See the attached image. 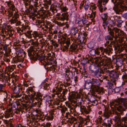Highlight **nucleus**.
Instances as JSON below:
<instances>
[{"instance_id": "f257e3e1", "label": "nucleus", "mask_w": 127, "mask_h": 127, "mask_svg": "<svg viewBox=\"0 0 127 127\" xmlns=\"http://www.w3.org/2000/svg\"><path fill=\"white\" fill-rule=\"evenodd\" d=\"M10 82L8 83V86L13 91V96L15 98H17L22 96V94H20V92L22 91L23 89V86L26 87H28L29 88L27 90L28 95H29L30 94L29 93V90L32 91V87L31 86L32 83L30 81H27L25 80L23 83L22 85L20 84L16 85V82H14L13 80H12Z\"/></svg>"}, {"instance_id": "f03ea898", "label": "nucleus", "mask_w": 127, "mask_h": 127, "mask_svg": "<svg viewBox=\"0 0 127 127\" xmlns=\"http://www.w3.org/2000/svg\"><path fill=\"white\" fill-rule=\"evenodd\" d=\"M29 95H26L25 94L23 95V96L22 97V99L20 98V99H17L18 100H21V101H23L24 100L27 103V104H21L22 105H19V108L18 109H17L14 112L16 113H19V112L21 111L22 113L23 112L24 113L27 112V111H30V112H29V113L30 114V115H29V116L27 118V119L30 116L32 115V113L31 112V111L30 110L31 108L32 107V90H29Z\"/></svg>"}, {"instance_id": "7ed1b4c3", "label": "nucleus", "mask_w": 127, "mask_h": 127, "mask_svg": "<svg viewBox=\"0 0 127 127\" xmlns=\"http://www.w3.org/2000/svg\"><path fill=\"white\" fill-rule=\"evenodd\" d=\"M109 33L110 35H108L105 37V40L112 41L113 40V38L117 40V39H118L119 38L124 37L125 35V33L123 31L116 28H114L113 30L112 29L109 30Z\"/></svg>"}, {"instance_id": "20e7f679", "label": "nucleus", "mask_w": 127, "mask_h": 127, "mask_svg": "<svg viewBox=\"0 0 127 127\" xmlns=\"http://www.w3.org/2000/svg\"><path fill=\"white\" fill-rule=\"evenodd\" d=\"M104 49L103 47H100L99 50L100 51V52H102L103 55L104 56H102L100 57H97L95 58V62L97 66L100 67L101 66L104 65V66H108V64H109L111 63V60L109 58L105 56L104 55V53H106L105 52H103Z\"/></svg>"}, {"instance_id": "39448f33", "label": "nucleus", "mask_w": 127, "mask_h": 127, "mask_svg": "<svg viewBox=\"0 0 127 127\" xmlns=\"http://www.w3.org/2000/svg\"><path fill=\"white\" fill-rule=\"evenodd\" d=\"M113 0H112L114 3L115 2L117 3L114 4L113 8V10L116 14H122V12L124 10H127V7L124 5L123 3L124 1L123 0H116L115 2L113 1Z\"/></svg>"}, {"instance_id": "423d86ee", "label": "nucleus", "mask_w": 127, "mask_h": 127, "mask_svg": "<svg viewBox=\"0 0 127 127\" xmlns=\"http://www.w3.org/2000/svg\"><path fill=\"white\" fill-rule=\"evenodd\" d=\"M110 106L112 109H116V108L117 111H114L113 112L117 116L115 117V120L116 121L120 122L121 121L120 115L123 114V111H125L126 109L121 106V105H116L115 102H111Z\"/></svg>"}, {"instance_id": "0eeeda50", "label": "nucleus", "mask_w": 127, "mask_h": 127, "mask_svg": "<svg viewBox=\"0 0 127 127\" xmlns=\"http://www.w3.org/2000/svg\"><path fill=\"white\" fill-rule=\"evenodd\" d=\"M3 78L5 81H7V85L8 86V83L11 82V81H12V80H13L14 82L17 81L19 77L16 75H10L5 73Z\"/></svg>"}, {"instance_id": "6e6552de", "label": "nucleus", "mask_w": 127, "mask_h": 127, "mask_svg": "<svg viewBox=\"0 0 127 127\" xmlns=\"http://www.w3.org/2000/svg\"><path fill=\"white\" fill-rule=\"evenodd\" d=\"M108 71L107 73L109 74V76L111 77L110 79L113 82H115L118 79L119 74H122L118 71V69L115 71H110L109 70Z\"/></svg>"}, {"instance_id": "1a4fd4ad", "label": "nucleus", "mask_w": 127, "mask_h": 127, "mask_svg": "<svg viewBox=\"0 0 127 127\" xmlns=\"http://www.w3.org/2000/svg\"><path fill=\"white\" fill-rule=\"evenodd\" d=\"M124 94L126 96L127 98V91L124 92ZM112 102H115L116 105H121V106L124 107L125 109H127V98H121L118 102L113 101Z\"/></svg>"}, {"instance_id": "9d476101", "label": "nucleus", "mask_w": 127, "mask_h": 127, "mask_svg": "<svg viewBox=\"0 0 127 127\" xmlns=\"http://www.w3.org/2000/svg\"><path fill=\"white\" fill-rule=\"evenodd\" d=\"M37 49L32 46V60L36 61L38 59L39 61L43 60L45 57L44 56H41L37 54Z\"/></svg>"}, {"instance_id": "9b49d317", "label": "nucleus", "mask_w": 127, "mask_h": 127, "mask_svg": "<svg viewBox=\"0 0 127 127\" xmlns=\"http://www.w3.org/2000/svg\"><path fill=\"white\" fill-rule=\"evenodd\" d=\"M109 70H107L106 68H104L103 69H98L95 71L93 74L94 75L95 77L98 78L101 77L102 75L107 72H108Z\"/></svg>"}, {"instance_id": "f8f14e48", "label": "nucleus", "mask_w": 127, "mask_h": 127, "mask_svg": "<svg viewBox=\"0 0 127 127\" xmlns=\"http://www.w3.org/2000/svg\"><path fill=\"white\" fill-rule=\"evenodd\" d=\"M29 24V22L27 21L23 20L22 21H19L17 22L15 25L16 26H18L19 25L22 26L21 28L23 29L24 30L27 29L30 30V27L29 26L30 24Z\"/></svg>"}, {"instance_id": "ddd939ff", "label": "nucleus", "mask_w": 127, "mask_h": 127, "mask_svg": "<svg viewBox=\"0 0 127 127\" xmlns=\"http://www.w3.org/2000/svg\"><path fill=\"white\" fill-rule=\"evenodd\" d=\"M33 88L32 87V107L37 104V102H35L34 103H33V99L34 100L35 99L37 101V99L38 98H39V99L41 100V98L40 97H42V95L40 93L37 92L36 94V92L33 91Z\"/></svg>"}, {"instance_id": "4468645a", "label": "nucleus", "mask_w": 127, "mask_h": 127, "mask_svg": "<svg viewBox=\"0 0 127 127\" xmlns=\"http://www.w3.org/2000/svg\"><path fill=\"white\" fill-rule=\"evenodd\" d=\"M5 3H7V5L9 7L8 9L13 11H15V12L14 13L18 14V9L15 7L12 1H6L5 2Z\"/></svg>"}, {"instance_id": "2eb2a0df", "label": "nucleus", "mask_w": 127, "mask_h": 127, "mask_svg": "<svg viewBox=\"0 0 127 127\" xmlns=\"http://www.w3.org/2000/svg\"><path fill=\"white\" fill-rule=\"evenodd\" d=\"M90 80L94 90H96L101 85L100 82L98 79L93 78H90Z\"/></svg>"}, {"instance_id": "dca6fc26", "label": "nucleus", "mask_w": 127, "mask_h": 127, "mask_svg": "<svg viewBox=\"0 0 127 127\" xmlns=\"http://www.w3.org/2000/svg\"><path fill=\"white\" fill-rule=\"evenodd\" d=\"M57 18L58 19L62 21H64L65 20L67 21L69 20V15L67 12L63 13L62 14H59Z\"/></svg>"}, {"instance_id": "f3484780", "label": "nucleus", "mask_w": 127, "mask_h": 127, "mask_svg": "<svg viewBox=\"0 0 127 127\" xmlns=\"http://www.w3.org/2000/svg\"><path fill=\"white\" fill-rule=\"evenodd\" d=\"M16 66L15 65H12L6 67L5 69V73L10 75H14V72H12L14 71Z\"/></svg>"}, {"instance_id": "a211bd4d", "label": "nucleus", "mask_w": 127, "mask_h": 127, "mask_svg": "<svg viewBox=\"0 0 127 127\" xmlns=\"http://www.w3.org/2000/svg\"><path fill=\"white\" fill-rule=\"evenodd\" d=\"M68 90L67 89L62 90L61 89L58 88L57 89L56 91H55V94H56L59 96H62L64 97L65 95L67 94Z\"/></svg>"}, {"instance_id": "6ab92c4d", "label": "nucleus", "mask_w": 127, "mask_h": 127, "mask_svg": "<svg viewBox=\"0 0 127 127\" xmlns=\"http://www.w3.org/2000/svg\"><path fill=\"white\" fill-rule=\"evenodd\" d=\"M14 32V31L11 30L8 31H5L4 33H1V35L3 38L5 37L6 39L9 38L13 36Z\"/></svg>"}, {"instance_id": "aec40b11", "label": "nucleus", "mask_w": 127, "mask_h": 127, "mask_svg": "<svg viewBox=\"0 0 127 127\" xmlns=\"http://www.w3.org/2000/svg\"><path fill=\"white\" fill-rule=\"evenodd\" d=\"M118 71L120 73H122L123 74L122 77L124 81H127V69H122L119 68L118 69Z\"/></svg>"}, {"instance_id": "412c9836", "label": "nucleus", "mask_w": 127, "mask_h": 127, "mask_svg": "<svg viewBox=\"0 0 127 127\" xmlns=\"http://www.w3.org/2000/svg\"><path fill=\"white\" fill-rule=\"evenodd\" d=\"M79 44L78 42H75L73 44L70 45L69 48V51L72 52L77 51L78 50V48H79Z\"/></svg>"}, {"instance_id": "4be33fe9", "label": "nucleus", "mask_w": 127, "mask_h": 127, "mask_svg": "<svg viewBox=\"0 0 127 127\" xmlns=\"http://www.w3.org/2000/svg\"><path fill=\"white\" fill-rule=\"evenodd\" d=\"M66 74L65 75V77L66 80L68 81L70 80L71 78H72L73 77V73L72 71L68 70H65Z\"/></svg>"}, {"instance_id": "5701e85b", "label": "nucleus", "mask_w": 127, "mask_h": 127, "mask_svg": "<svg viewBox=\"0 0 127 127\" xmlns=\"http://www.w3.org/2000/svg\"><path fill=\"white\" fill-rule=\"evenodd\" d=\"M110 40H106V43L104 44V45L105 47H107L106 48L104 49L103 50L104 52H105L106 53H109L113 51V49L111 48L110 46H109Z\"/></svg>"}, {"instance_id": "b1692460", "label": "nucleus", "mask_w": 127, "mask_h": 127, "mask_svg": "<svg viewBox=\"0 0 127 127\" xmlns=\"http://www.w3.org/2000/svg\"><path fill=\"white\" fill-rule=\"evenodd\" d=\"M86 41L85 38L84 37L80 38L76 40L75 42H78L79 47L80 49H81L83 46L84 45V44Z\"/></svg>"}, {"instance_id": "393cba45", "label": "nucleus", "mask_w": 127, "mask_h": 127, "mask_svg": "<svg viewBox=\"0 0 127 127\" xmlns=\"http://www.w3.org/2000/svg\"><path fill=\"white\" fill-rule=\"evenodd\" d=\"M92 84L90 79L87 80L85 81V88L87 89H91L94 91V89L93 88V86Z\"/></svg>"}, {"instance_id": "a878e982", "label": "nucleus", "mask_w": 127, "mask_h": 127, "mask_svg": "<svg viewBox=\"0 0 127 127\" xmlns=\"http://www.w3.org/2000/svg\"><path fill=\"white\" fill-rule=\"evenodd\" d=\"M16 54L17 56L24 58L26 53L25 52H23V50L22 49L20 48L16 49Z\"/></svg>"}, {"instance_id": "bb28decb", "label": "nucleus", "mask_w": 127, "mask_h": 127, "mask_svg": "<svg viewBox=\"0 0 127 127\" xmlns=\"http://www.w3.org/2000/svg\"><path fill=\"white\" fill-rule=\"evenodd\" d=\"M32 35L33 36L34 39H35V40H34L33 39H32V45L36 46H37V39L36 38L37 37H38V35L37 32L36 31H34L32 33Z\"/></svg>"}, {"instance_id": "cd10ccee", "label": "nucleus", "mask_w": 127, "mask_h": 127, "mask_svg": "<svg viewBox=\"0 0 127 127\" xmlns=\"http://www.w3.org/2000/svg\"><path fill=\"white\" fill-rule=\"evenodd\" d=\"M19 15L18 14L14 13L13 16L10 20V24H12L15 23L18 21V18H19Z\"/></svg>"}, {"instance_id": "c85d7f7f", "label": "nucleus", "mask_w": 127, "mask_h": 127, "mask_svg": "<svg viewBox=\"0 0 127 127\" xmlns=\"http://www.w3.org/2000/svg\"><path fill=\"white\" fill-rule=\"evenodd\" d=\"M61 43L63 45L64 48H63V50L64 51L68 50L69 46L70 44V40H65V42H63Z\"/></svg>"}, {"instance_id": "c756f323", "label": "nucleus", "mask_w": 127, "mask_h": 127, "mask_svg": "<svg viewBox=\"0 0 127 127\" xmlns=\"http://www.w3.org/2000/svg\"><path fill=\"white\" fill-rule=\"evenodd\" d=\"M126 34L125 35L124 37L123 38H119L117 40L118 41L117 42H119L120 43V45L122 46V47H124L125 46V42L124 41V39H126V40L127 41V36H126Z\"/></svg>"}, {"instance_id": "7c9ffc66", "label": "nucleus", "mask_w": 127, "mask_h": 127, "mask_svg": "<svg viewBox=\"0 0 127 127\" xmlns=\"http://www.w3.org/2000/svg\"><path fill=\"white\" fill-rule=\"evenodd\" d=\"M111 113V112L110 110H109L107 108H105L103 114L104 116L106 118H108L110 116Z\"/></svg>"}, {"instance_id": "2f4dec72", "label": "nucleus", "mask_w": 127, "mask_h": 127, "mask_svg": "<svg viewBox=\"0 0 127 127\" xmlns=\"http://www.w3.org/2000/svg\"><path fill=\"white\" fill-rule=\"evenodd\" d=\"M13 112L11 109H7L5 112L4 115V116L5 118H8L10 117H12L13 116Z\"/></svg>"}, {"instance_id": "473e14b6", "label": "nucleus", "mask_w": 127, "mask_h": 127, "mask_svg": "<svg viewBox=\"0 0 127 127\" xmlns=\"http://www.w3.org/2000/svg\"><path fill=\"white\" fill-rule=\"evenodd\" d=\"M60 6V4L58 3H54L52 5H51L50 8V9L51 11L54 13L55 11L56 12L57 11V7H58Z\"/></svg>"}, {"instance_id": "72a5a7b5", "label": "nucleus", "mask_w": 127, "mask_h": 127, "mask_svg": "<svg viewBox=\"0 0 127 127\" xmlns=\"http://www.w3.org/2000/svg\"><path fill=\"white\" fill-rule=\"evenodd\" d=\"M111 120H109L108 118L104 119L103 121V125L106 127H110L111 126Z\"/></svg>"}, {"instance_id": "f704fd0d", "label": "nucleus", "mask_w": 127, "mask_h": 127, "mask_svg": "<svg viewBox=\"0 0 127 127\" xmlns=\"http://www.w3.org/2000/svg\"><path fill=\"white\" fill-rule=\"evenodd\" d=\"M11 26L9 25H6L5 26H3V28L1 29V33H4L5 31H8L9 30H11Z\"/></svg>"}, {"instance_id": "c9c22d12", "label": "nucleus", "mask_w": 127, "mask_h": 127, "mask_svg": "<svg viewBox=\"0 0 127 127\" xmlns=\"http://www.w3.org/2000/svg\"><path fill=\"white\" fill-rule=\"evenodd\" d=\"M19 105H20V104L16 102H13L11 103V108H9V109H11V110L13 111V110H16L17 108H18L17 109H18V108H19Z\"/></svg>"}, {"instance_id": "e433bc0d", "label": "nucleus", "mask_w": 127, "mask_h": 127, "mask_svg": "<svg viewBox=\"0 0 127 127\" xmlns=\"http://www.w3.org/2000/svg\"><path fill=\"white\" fill-rule=\"evenodd\" d=\"M12 58V56L10 55H9L8 54L5 53L4 56L3 57V60L4 61L9 63L10 62V59Z\"/></svg>"}, {"instance_id": "4c0bfd02", "label": "nucleus", "mask_w": 127, "mask_h": 127, "mask_svg": "<svg viewBox=\"0 0 127 127\" xmlns=\"http://www.w3.org/2000/svg\"><path fill=\"white\" fill-rule=\"evenodd\" d=\"M81 102L79 103H78V106L79 107L80 106V111L82 112H84L86 114H88L89 113V111L85 107L81 105Z\"/></svg>"}, {"instance_id": "58836bf2", "label": "nucleus", "mask_w": 127, "mask_h": 127, "mask_svg": "<svg viewBox=\"0 0 127 127\" xmlns=\"http://www.w3.org/2000/svg\"><path fill=\"white\" fill-rule=\"evenodd\" d=\"M21 46L20 43L18 40H15L13 43V46L14 48L16 49L20 48Z\"/></svg>"}, {"instance_id": "ea45409f", "label": "nucleus", "mask_w": 127, "mask_h": 127, "mask_svg": "<svg viewBox=\"0 0 127 127\" xmlns=\"http://www.w3.org/2000/svg\"><path fill=\"white\" fill-rule=\"evenodd\" d=\"M24 58L23 57L17 56V57L14 59V61L15 63L23 62L24 61Z\"/></svg>"}, {"instance_id": "a19ab883", "label": "nucleus", "mask_w": 127, "mask_h": 127, "mask_svg": "<svg viewBox=\"0 0 127 127\" xmlns=\"http://www.w3.org/2000/svg\"><path fill=\"white\" fill-rule=\"evenodd\" d=\"M37 0H32V9H34V12L36 11V10L37 9V7L38 6H37L38 3L36 1Z\"/></svg>"}, {"instance_id": "79ce46f5", "label": "nucleus", "mask_w": 127, "mask_h": 127, "mask_svg": "<svg viewBox=\"0 0 127 127\" xmlns=\"http://www.w3.org/2000/svg\"><path fill=\"white\" fill-rule=\"evenodd\" d=\"M102 0H99L98 1L97 6L98 7L99 9L101 12H102L104 11V7L102 6Z\"/></svg>"}, {"instance_id": "37998d69", "label": "nucleus", "mask_w": 127, "mask_h": 127, "mask_svg": "<svg viewBox=\"0 0 127 127\" xmlns=\"http://www.w3.org/2000/svg\"><path fill=\"white\" fill-rule=\"evenodd\" d=\"M117 18V19H119L120 18V17L119 16H117L115 17V21H117V25L119 27H120L122 26V24L123 23V21L120 20H116L115 18Z\"/></svg>"}, {"instance_id": "c03bdc74", "label": "nucleus", "mask_w": 127, "mask_h": 127, "mask_svg": "<svg viewBox=\"0 0 127 127\" xmlns=\"http://www.w3.org/2000/svg\"><path fill=\"white\" fill-rule=\"evenodd\" d=\"M81 96L79 94H76L74 93H72L71 94V98L77 100V99L81 98Z\"/></svg>"}, {"instance_id": "a18cd8bd", "label": "nucleus", "mask_w": 127, "mask_h": 127, "mask_svg": "<svg viewBox=\"0 0 127 127\" xmlns=\"http://www.w3.org/2000/svg\"><path fill=\"white\" fill-rule=\"evenodd\" d=\"M30 8L26 10V12L27 14L29 15V17L30 18H32V8L31 7H30Z\"/></svg>"}, {"instance_id": "49530a36", "label": "nucleus", "mask_w": 127, "mask_h": 127, "mask_svg": "<svg viewBox=\"0 0 127 127\" xmlns=\"http://www.w3.org/2000/svg\"><path fill=\"white\" fill-rule=\"evenodd\" d=\"M28 55L30 59L32 62V47L31 46L30 48L28 49L27 50Z\"/></svg>"}, {"instance_id": "de8ad7c7", "label": "nucleus", "mask_w": 127, "mask_h": 127, "mask_svg": "<svg viewBox=\"0 0 127 127\" xmlns=\"http://www.w3.org/2000/svg\"><path fill=\"white\" fill-rule=\"evenodd\" d=\"M91 97L89 98V101L95 103V102H97L96 99L95 98V96L93 95H90Z\"/></svg>"}, {"instance_id": "09e8293b", "label": "nucleus", "mask_w": 127, "mask_h": 127, "mask_svg": "<svg viewBox=\"0 0 127 127\" xmlns=\"http://www.w3.org/2000/svg\"><path fill=\"white\" fill-rule=\"evenodd\" d=\"M51 1L50 0H49L48 1H46L45 2V3L44 4V8L46 10L47 8H48L49 6H48V5H50L51 4Z\"/></svg>"}, {"instance_id": "8fccbe9b", "label": "nucleus", "mask_w": 127, "mask_h": 127, "mask_svg": "<svg viewBox=\"0 0 127 127\" xmlns=\"http://www.w3.org/2000/svg\"><path fill=\"white\" fill-rule=\"evenodd\" d=\"M89 68L91 71V72L93 73V74L94 73L95 71L96 70V67L93 65L90 66Z\"/></svg>"}, {"instance_id": "3c124183", "label": "nucleus", "mask_w": 127, "mask_h": 127, "mask_svg": "<svg viewBox=\"0 0 127 127\" xmlns=\"http://www.w3.org/2000/svg\"><path fill=\"white\" fill-rule=\"evenodd\" d=\"M32 119V116H30L28 118L27 121L28 122V127H32V123L31 122V119Z\"/></svg>"}, {"instance_id": "603ef678", "label": "nucleus", "mask_w": 127, "mask_h": 127, "mask_svg": "<svg viewBox=\"0 0 127 127\" xmlns=\"http://www.w3.org/2000/svg\"><path fill=\"white\" fill-rule=\"evenodd\" d=\"M94 92H97L98 94H102L103 92V88H100L99 87L97 88V90H94Z\"/></svg>"}, {"instance_id": "864d4df0", "label": "nucleus", "mask_w": 127, "mask_h": 127, "mask_svg": "<svg viewBox=\"0 0 127 127\" xmlns=\"http://www.w3.org/2000/svg\"><path fill=\"white\" fill-rule=\"evenodd\" d=\"M4 85L2 84H0V92L4 93L6 95H8L7 92L6 91L3 90V87H4Z\"/></svg>"}, {"instance_id": "5fc2aeb1", "label": "nucleus", "mask_w": 127, "mask_h": 127, "mask_svg": "<svg viewBox=\"0 0 127 127\" xmlns=\"http://www.w3.org/2000/svg\"><path fill=\"white\" fill-rule=\"evenodd\" d=\"M42 85L43 86L44 88L46 90H48L49 88V84H47L46 82H43L42 83Z\"/></svg>"}, {"instance_id": "6e6d98bb", "label": "nucleus", "mask_w": 127, "mask_h": 127, "mask_svg": "<svg viewBox=\"0 0 127 127\" xmlns=\"http://www.w3.org/2000/svg\"><path fill=\"white\" fill-rule=\"evenodd\" d=\"M108 22L107 21H103L102 26L103 27L104 29H105L106 28L108 27Z\"/></svg>"}, {"instance_id": "4d7b16f0", "label": "nucleus", "mask_w": 127, "mask_h": 127, "mask_svg": "<svg viewBox=\"0 0 127 127\" xmlns=\"http://www.w3.org/2000/svg\"><path fill=\"white\" fill-rule=\"evenodd\" d=\"M101 16L103 21H106L107 18V16L106 14H102L101 15Z\"/></svg>"}, {"instance_id": "13d9d810", "label": "nucleus", "mask_w": 127, "mask_h": 127, "mask_svg": "<svg viewBox=\"0 0 127 127\" xmlns=\"http://www.w3.org/2000/svg\"><path fill=\"white\" fill-rule=\"evenodd\" d=\"M38 111L37 109H35L32 108V115L36 116L38 113Z\"/></svg>"}, {"instance_id": "bf43d9fd", "label": "nucleus", "mask_w": 127, "mask_h": 127, "mask_svg": "<svg viewBox=\"0 0 127 127\" xmlns=\"http://www.w3.org/2000/svg\"><path fill=\"white\" fill-rule=\"evenodd\" d=\"M31 31H27V33H26V36L28 38H32Z\"/></svg>"}, {"instance_id": "052dcab7", "label": "nucleus", "mask_w": 127, "mask_h": 127, "mask_svg": "<svg viewBox=\"0 0 127 127\" xmlns=\"http://www.w3.org/2000/svg\"><path fill=\"white\" fill-rule=\"evenodd\" d=\"M33 12H32V20H34L36 19L35 17L37 15V10H36V12H34V9H33Z\"/></svg>"}, {"instance_id": "680f3d73", "label": "nucleus", "mask_w": 127, "mask_h": 127, "mask_svg": "<svg viewBox=\"0 0 127 127\" xmlns=\"http://www.w3.org/2000/svg\"><path fill=\"white\" fill-rule=\"evenodd\" d=\"M13 11L8 9L7 13H8V16L9 17H11L13 16Z\"/></svg>"}, {"instance_id": "e2e57ef3", "label": "nucleus", "mask_w": 127, "mask_h": 127, "mask_svg": "<svg viewBox=\"0 0 127 127\" xmlns=\"http://www.w3.org/2000/svg\"><path fill=\"white\" fill-rule=\"evenodd\" d=\"M87 46L90 49H92L94 48V44L93 43L90 42L88 44Z\"/></svg>"}, {"instance_id": "0e129e2a", "label": "nucleus", "mask_w": 127, "mask_h": 127, "mask_svg": "<svg viewBox=\"0 0 127 127\" xmlns=\"http://www.w3.org/2000/svg\"><path fill=\"white\" fill-rule=\"evenodd\" d=\"M76 120V118L73 117L71 118H69L68 120L70 123H73L74 121H75Z\"/></svg>"}, {"instance_id": "69168bd1", "label": "nucleus", "mask_w": 127, "mask_h": 127, "mask_svg": "<svg viewBox=\"0 0 127 127\" xmlns=\"http://www.w3.org/2000/svg\"><path fill=\"white\" fill-rule=\"evenodd\" d=\"M95 49H92L90 51V53L92 56H95Z\"/></svg>"}, {"instance_id": "338daca9", "label": "nucleus", "mask_w": 127, "mask_h": 127, "mask_svg": "<svg viewBox=\"0 0 127 127\" xmlns=\"http://www.w3.org/2000/svg\"><path fill=\"white\" fill-rule=\"evenodd\" d=\"M91 5L90 4H88L86 2H85V4L84 5V8L86 11L91 6Z\"/></svg>"}, {"instance_id": "774afa93", "label": "nucleus", "mask_w": 127, "mask_h": 127, "mask_svg": "<svg viewBox=\"0 0 127 127\" xmlns=\"http://www.w3.org/2000/svg\"><path fill=\"white\" fill-rule=\"evenodd\" d=\"M126 115L127 116V113ZM123 120L124 122L125 125L127 127V116L123 118Z\"/></svg>"}]
</instances>
